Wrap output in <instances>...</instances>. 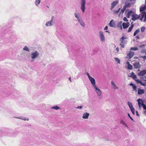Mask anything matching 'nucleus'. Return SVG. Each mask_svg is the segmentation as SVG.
Here are the masks:
<instances>
[{
  "label": "nucleus",
  "mask_w": 146,
  "mask_h": 146,
  "mask_svg": "<svg viewBox=\"0 0 146 146\" xmlns=\"http://www.w3.org/2000/svg\"><path fill=\"white\" fill-rule=\"evenodd\" d=\"M131 5H132L131 4V3L125 2V5L123 6L125 7V8H129L131 6Z\"/></svg>",
  "instance_id": "obj_22"
},
{
  "label": "nucleus",
  "mask_w": 146,
  "mask_h": 146,
  "mask_svg": "<svg viewBox=\"0 0 146 146\" xmlns=\"http://www.w3.org/2000/svg\"><path fill=\"white\" fill-rule=\"evenodd\" d=\"M76 108L81 109L82 108V106H78Z\"/></svg>",
  "instance_id": "obj_48"
},
{
  "label": "nucleus",
  "mask_w": 146,
  "mask_h": 146,
  "mask_svg": "<svg viewBox=\"0 0 146 146\" xmlns=\"http://www.w3.org/2000/svg\"><path fill=\"white\" fill-rule=\"evenodd\" d=\"M89 114V113H84L83 114L82 117L84 119H87L88 118Z\"/></svg>",
  "instance_id": "obj_11"
},
{
  "label": "nucleus",
  "mask_w": 146,
  "mask_h": 146,
  "mask_svg": "<svg viewBox=\"0 0 146 146\" xmlns=\"http://www.w3.org/2000/svg\"><path fill=\"white\" fill-rule=\"evenodd\" d=\"M99 34L101 41L102 42H104L105 41V38L103 32L100 31L99 32Z\"/></svg>",
  "instance_id": "obj_5"
},
{
  "label": "nucleus",
  "mask_w": 146,
  "mask_h": 146,
  "mask_svg": "<svg viewBox=\"0 0 146 146\" xmlns=\"http://www.w3.org/2000/svg\"><path fill=\"white\" fill-rule=\"evenodd\" d=\"M130 109V110H131V111L132 113L134 115L135 114V109H134V108L133 107H132Z\"/></svg>",
  "instance_id": "obj_34"
},
{
  "label": "nucleus",
  "mask_w": 146,
  "mask_h": 146,
  "mask_svg": "<svg viewBox=\"0 0 146 146\" xmlns=\"http://www.w3.org/2000/svg\"><path fill=\"white\" fill-rule=\"evenodd\" d=\"M108 28V27L107 26H106L105 27L104 29V30H106Z\"/></svg>",
  "instance_id": "obj_54"
},
{
  "label": "nucleus",
  "mask_w": 146,
  "mask_h": 146,
  "mask_svg": "<svg viewBox=\"0 0 146 146\" xmlns=\"http://www.w3.org/2000/svg\"><path fill=\"white\" fill-rule=\"evenodd\" d=\"M127 68L128 70H131L133 68V66L131 64H128Z\"/></svg>",
  "instance_id": "obj_32"
},
{
  "label": "nucleus",
  "mask_w": 146,
  "mask_h": 146,
  "mask_svg": "<svg viewBox=\"0 0 146 146\" xmlns=\"http://www.w3.org/2000/svg\"><path fill=\"white\" fill-rule=\"evenodd\" d=\"M127 23V25H128V27H129V25H130V23L129 22H127L126 23Z\"/></svg>",
  "instance_id": "obj_53"
},
{
  "label": "nucleus",
  "mask_w": 146,
  "mask_h": 146,
  "mask_svg": "<svg viewBox=\"0 0 146 146\" xmlns=\"http://www.w3.org/2000/svg\"><path fill=\"white\" fill-rule=\"evenodd\" d=\"M138 102V105L139 107H140L141 106H142L145 110H146V106L142 102V100L140 99H139L137 100Z\"/></svg>",
  "instance_id": "obj_3"
},
{
  "label": "nucleus",
  "mask_w": 146,
  "mask_h": 146,
  "mask_svg": "<svg viewBox=\"0 0 146 146\" xmlns=\"http://www.w3.org/2000/svg\"><path fill=\"white\" fill-rule=\"evenodd\" d=\"M129 85L131 86H133L135 85H134L133 83H131L129 84Z\"/></svg>",
  "instance_id": "obj_52"
},
{
  "label": "nucleus",
  "mask_w": 146,
  "mask_h": 146,
  "mask_svg": "<svg viewBox=\"0 0 146 146\" xmlns=\"http://www.w3.org/2000/svg\"><path fill=\"white\" fill-rule=\"evenodd\" d=\"M110 26L111 27H114L115 26V23L113 20H111L109 23Z\"/></svg>",
  "instance_id": "obj_18"
},
{
  "label": "nucleus",
  "mask_w": 146,
  "mask_h": 146,
  "mask_svg": "<svg viewBox=\"0 0 146 146\" xmlns=\"http://www.w3.org/2000/svg\"><path fill=\"white\" fill-rule=\"evenodd\" d=\"M52 21L50 20L46 22V25L47 26H50L52 25Z\"/></svg>",
  "instance_id": "obj_24"
},
{
  "label": "nucleus",
  "mask_w": 146,
  "mask_h": 146,
  "mask_svg": "<svg viewBox=\"0 0 146 146\" xmlns=\"http://www.w3.org/2000/svg\"><path fill=\"white\" fill-rule=\"evenodd\" d=\"M120 45L121 46V47L123 48L125 47V45L124 44H120Z\"/></svg>",
  "instance_id": "obj_50"
},
{
  "label": "nucleus",
  "mask_w": 146,
  "mask_h": 146,
  "mask_svg": "<svg viewBox=\"0 0 146 146\" xmlns=\"http://www.w3.org/2000/svg\"><path fill=\"white\" fill-rule=\"evenodd\" d=\"M132 18L131 19L132 20L134 21L135 20L139 19L140 17V16L139 15H138L136 14H133L131 15Z\"/></svg>",
  "instance_id": "obj_4"
},
{
  "label": "nucleus",
  "mask_w": 146,
  "mask_h": 146,
  "mask_svg": "<svg viewBox=\"0 0 146 146\" xmlns=\"http://www.w3.org/2000/svg\"><path fill=\"white\" fill-rule=\"evenodd\" d=\"M138 94L139 95H141L143 94L145 91L143 89H141L140 88H138L137 89Z\"/></svg>",
  "instance_id": "obj_10"
},
{
  "label": "nucleus",
  "mask_w": 146,
  "mask_h": 146,
  "mask_svg": "<svg viewBox=\"0 0 146 146\" xmlns=\"http://www.w3.org/2000/svg\"><path fill=\"white\" fill-rule=\"evenodd\" d=\"M141 80L146 82V77L145 76H143L141 77Z\"/></svg>",
  "instance_id": "obj_31"
},
{
  "label": "nucleus",
  "mask_w": 146,
  "mask_h": 146,
  "mask_svg": "<svg viewBox=\"0 0 146 146\" xmlns=\"http://www.w3.org/2000/svg\"><path fill=\"white\" fill-rule=\"evenodd\" d=\"M118 2L116 1H113L111 3V9L112 10L114 7L117 4Z\"/></svg>",
  "instance_id": "obj_15"
},
{
  "label": "nucleus",
  "mask_w": 146,
  "mask_h": 146,
  "mask_svg": "<svg viewBox=\"0 0 146 146\" xmlns=\"http://www.w3.org/2000/svg\"><path fill=\"white\" fill-rule=\"evenodd\" d=\"M93 88L95 89V91L96 93L98 96L99 97V98H100V97L102 95V91L96 86L93 87Z\"/></svg>",
  "instance_id": "obj_2"
},
{
  "label": "nucleus",
  "mask_w": 146,
  "mask_h": 146,
  "mask_svg": "<svg viewBox=\"0 0 146 146\" xmlns=\"http://www.w3.org/2000/svg\"><path fill=\"white\" fill-rule=\"evenodd\" d=\"M125 38L124 36H122L121 38L120 39V40L121 42V43L125 44L126 43V41L124 40Z\"/></svg>",
  "instance_id": "obj_19"
},
{
  "label": "nucleus",
  "mask_w": 146,
  "mask_h": 146,
  "mask_svg": "<svg viewBox=\"0 0 146 146\" xmlns=\"http://www.w3.org/2000/svg\"><path fill=\"white\" fill-rule=\"evenodd\" d=\"M134 52L133 51H130L127 54V56L129 58H131L134 54Z\"/></svg>",
  "instance_id": "obj_14"
},
{
  "label": "nucleus",
  "mask_w": 146,
  "mask_h": 146,
  "mask_svg": "<svg viewBox=\"0 0 146 146\" xmlns=\"http://www.w3.org/2000/svg\"><path fill=\"white\" fill-rule=\"evenodd\" d=\"M123 20L125 22H127L128 21V20L126 17H124L123 18Z\"/></svg>",
  "instance_id": "obj_45"
},
{
  "label": "nucleus",
  "mask_w": 146,
  "mask_h": 146,
  "mask_svg": "<svg viewBox=\"0 0 146 146\" xmlns=\"http://www.w3.org/2000/svg\"><path fill=\"white\" fill-rule=\"evenodd\" d=\"M132 14H134V13L132 11H130L128 12L126 16L128 18H129L130 16H131Z\"/></svg>",
  "instance_id": "obj_17"
},
{
  "label": "nucleus",
  "mask_w": 146,
  "mask_h": 146,
  "mask_svg": "<svg viewBox=\"0 0 146 146\" xmlns=\"http://www.w3.org/2000/svg\"><path fill=\"white\" fill-rule=\"evenodd\" d=\"M90 81V82L93 87H94L96 86V81L95 79L92 77H91L90 78H89Z\"/></svg>",
  "instance_id": "obj_8"
},
{
  "label": "nucleus",
  "mask_w": 146,
  "mask_h": 146,
  "mask_svg": "<svg viewBox=\"0 0 146 146\" xmlns=\"http://www.w3.org/2000/svg\"><path fill=\"white\" fill-rule=\"evenodd\" d=\"M120 123L122 124V125H125L126 127L127 128H128V127L127 125L125 123L123 120H121L120 122Z\"/></svg>",
  "instance_id": "obj_26"
},
{
  "label": "nucleus",
  "mask_w": 146,
  "mask_h": 146,
  "mask_svg": "<svg viewBox=\"0 0 146 146\" xmlns=\"http://www.w3.org/2000/svg\"><path fill=\"white\" fill-rule=\"evenodd\" d=\"M128 115L129 117V118H130V119H131V120L133 121V119L130 116L129 113L128 114Z\"/></svg>",
  "instance_id": "obj_49"
},
{
  "label": "nucleus",
  "mask_w": 146,
  "mask_h": 146,
  "mask_svg": "<svg viewBox=\"0 0 146 146\" xmlns=\"http://www.w3.org/2000/svg\"><path fill=\"white\" fill-rule=\"evenodd\" d=\"M79 23H80V25L83 27H84L85 26V23L83 21L82 19L81 18V19H79V20L78 21Z\"/></svg>",
  "instance_id": "obj_13"
},
{
  "label": "nucleus",
  "mask_w": 146,
  "mask_h": 146,
  "mask_svg": "<svg viewBox=\"0 0 146 146\" xmlns=\"http://www.w3.org/2000/svg\"><path fill=\"white\" fill-rule=\"evenodd\" d=\"M87 75L88 76V78H90L91 77L89 75V74L88 73H87Z\"/></svg>",
  "instance_id": "obj_51"
},
{
  "label": "nucleus",
  "mask_w": 146,
  "mask_h": 146,
  "mask_svg": "<svg viewBox=\"0 0 146 146\" xmlns=\"http://www.w3.org/2000/svg\"><path fill=\"white\" fill-rule=\"evenodd\" d=\"M86 3V0H80V9L83 13H84L85 9V5Z\"/></svg>",
  "instance_id": "obj_1"
},
{
  "label": "nucleus",
  "mask_w": 146,
  "mask_h": 146,
  "mask_svg": "<svg viewBox=\"0 0 146 146\" xmlns=\"http://www.w3.org/2000/svg\"><path fill=\"white\" fill-rule=\"evenodd\" d=\"M40 0H36L35 1V4L36 5H37L39 4L40 2Z\"/></svg>",
  "instance_id": "obj_38"
},
{
  "label": "nucleus",
  "mask_w": 146,
  "mask_h": 146,
  "mask_svg": "<svg viewBox=\"0 0 146 146\" xmlns=\"http://www.w3.org/2000/svg\"><path fill=\"white\" fill-rule=\"evenodd\" d=\"M69 80H70V82H72V81H71V78H70V77H69Z\"/></svg>",
  "instance_id": "obj_61"
},
{
  "label": "nucleus",
  "mask_w": 146,
  "mask_h": 146,
  "mask_svg": "<svg viewBox=\"0 0 146 146\" xmlns=\"http://www.w3.org/2000/svg\"><path fill=\"white\" fill-rule=\"evenodd\" d=\"M136 114H137V116H138L139 115L137 113V111H136Z\"/></svg>",
  "instance_id": "obj_63"
},
{
  "label": "nucleus",
  "mask_w": 146,
  "mask_h": 146,
  "mask_svg": "<svg viewBox=\"0 0 146 146\" xmlns=\"http://www.w3.org/2000/svg\"><path fill=\"white\" fill-rule=\"evenodd\" d=\"M116 50L117 51V52H118L119 51V49L118 47H117L116 48Z\"/></svg>",
  "instance_id": "obj_56"
},
{
  "label": "nucleus",
  "mask_w": 146,
  "mask_h": 146,
  "mask_svg": "<svg viewBox=\"0 0 146 146\" xmlns=\"http://www.w3.org/2000/svg\"><path fill=\"white\" fill-rule=\"evenodd\" d=\"M105 32H106V33H109V32L108 31H105Z\"/></svg>",
  "instance_id": "obj_64"
},
{
  "label": "nucleus",
  "mask_w": 146,
  "mask_h": 146,
  "mask_svg": "<svg viewBox=\"0 0 146 146\" xmlns=\"http://www.w3.org/2000/svg\"><path fill=\"white\" fill-rule=\"evenodd\" d=\"M111 84L112 85V87L114 90H115L118 89V87L116 85L113 81H111Z\"/></svg>",
  "instance_id": "obj_12"
},
{
  "label": "nucleus",
  "mask_w": 146,
  "mask_h": 146,
  "mask_svg": "<svg viewBox=\"0 0 146 146\" xmlns=\"http://www.w3.org/2000/svg\"><path fill=\"white\" fill-rule=\"evenodd\" d=\"M126 64H129V62L128 61H127L126 63Z\"/></svg>",
  "instance_id": "obj_62"
},
{
  "label": "nucleus",
  "mask_w": 146,
  "mask_h": 146,
  "mask_svg": "<svg viewBox=\"0 0 146 146\" xmlns=\"http://www.w3.org/2000/svg\"><path fill=\"white\" fill-rule=\"evenodd\" d=\"M122 26L123 28L124 29H125L128 27V25H127V23L125 22H124L123 23Z\"/></svg>",
  "instance_id": "obj_25"
},
{
  "label": "nucleus",
  "mask_w": 146,
  "mask_h": 146,
  "mask_svg": "<svg viewBox=\"0 0 146 146\" xmlns=\"http://www.w3.org/2000/svg\"><path fill=\"white\" fill-rule=\"evenodd\" d=\"M143 58L144 59H146V56H143Z\"/></svg>",
  "instance_id": "obj_58"
},
{
  "label": "nucleus",
  "mask_w": 146,
  "mask_h": 146,
  "mask_svg": "<svg viewBox=\"0 0 146 146\" xmlns=\"http://www.w3.org/2000/svg\"><path fill=\"white\" fill-rule=\"evenodd\" d=\"M133 26H134L132 24L131 25V26H130L129 28V29H128V30L127 31L128 32H130L131 31L133 28Z\"/></svg>",
  "instance_id": "obj_27"
},
{
  "label": "nucleus",
  "mask_w": 146,
  "mask_h": 146,
  "mask_svg": "<svg viewBox=\"0 0 146 146\" xmlns=\"http://www.w3.org/2000/svg\"><path fill=\"white\" fill-rule=\"evenodd\" d=\"M146 74V70H144L142 71H140L138 73V75L139 76H143Z\"/></svg>",
  "instance_id": "obj_9"
},
{
  "label": "nucleus",
  "mask_w": 146,
  "mask_h": 146,
  "mask_svg": "<svg viewBox=\"0 0 146 146\" xmlns=\"http://www.w3.org/2000/svg\"><path fill=\"white\" fill-rule=\"evenodd\" d=\"M20 119H22L24 121L27 120V121H28L29 120V119L27 118H24L23 117H21Z\"/></svg>",
  "instance_id": "obj_37"
},
{
  "label": "nucleus",
  "mask_w": 146,
  "mask_h": 146,
  "mask_svg": "<svg viewBox=\"0 0 146 146\" xmlns=\"http://www.w3.org/2000/svg\"><path fill=\"white\" fill-rule=\"evenodd\" d=\"M143 112H144V114H145V115H146V110H144Z\"/></svg>",
  "instance_id": "obj_57"
},
{
  "label": "nucleus",
  "mask_w": 146,
  "mask_h": 146,
  "mask_svg": "<svg viewBox=\"0 0 146 146\" xmlns=\"http://www.w3.org/2000/svg\"><path fill=\"white\" fill-rule=\"evenodd\" d=\"M145 29V28L144 27H142L141 28V31L143 32Z\"/></svg>",
  "instance_id": "obj_42"
},
{
  "label": "nucleus",
  "mask_w": 146,
  "mask_h": 146,
  "mask_svg": "<svg viewBox=\"0 0 146 146\" xmlns=\"http://www.w3.org/2000/svg\"><path fill=\"white\" fill-rule=\"evenodd\" d=\"M126 8H125V7H123V8L122 9L121 11L120 12V13H123L125 10Z\"/></svg>",
  "instance_id": "obj_40"
},
{
  "label": "nucleus",
  "mask_w": 146,
  "mask_h": 146,
  "mask_svg": "<svg viewBox=\"0 0 146 146\" xmlns=\"http://www.w3.org/2000/svg\"><path fill=\"white\" fill-rule=\"evenodd\" d=\"M139 31L140 30L139 29H138L137 30H136L133 34V36H135L136 35L137 33L139 32Z\"/></svg>",
  "instance_id": "obj_33"
},
{
  "label": "nucleus",
  "mask_w": 146,
  "mask_h": 146,
  "mask_svg": "<svg viewBox=\"0 0 146 146\" xmlns=\"http://www.w3.org/2000/svg\"><path fill=\"white\" fill-rule=\"evenodd\" d=\"M21 117H15L16 118L18 119H20Z\"/></svg>",
  "instance_id": "obj_55"
},
{
  "label": "nucleus",
  "mask_w": 146,
  "mask_h": 146,
  "mask_svg": "<svg viewBox=\"0 0 146 146\" xmlns=\"http://www.w3.org/2000/svg\"><path fill=\"white\" fill-rule=\"evenodd\" d=\"M138 48L137 47H131L130 48V50H137Z\"/></svg>",
  "instance_id": "obj_36"
},
{
  "label": "nucleus",
  "mask_w": 146,
  "mask_h": 146,
  "mask_svg": "<svg viewBox=\"0 0 146 146\" xmlns=\"http://www.w3.org/2000/svg\"><path fill=\"white\" fill-rule=\"evenodd\" d=\"M130 109V110H131V111L132 113L134 115L135 114V109H134V108L133 107H132Z\"/></svg>",
  "instance_id": "obj_35"
},
{
  "label": "nucleus",
  "mask_w": 146,
  "mask_h": 146,
  "mask_svg": "<svg viewBox=\"0 0 146 146\" xmlns=\"http://www.w3.org/2000/svg\"><path fill=\"white\" fill-rule=\"evenodd\" d=\"M39 53L38 52L35 51L34 52L32 53L31 57L32 59L35 58L37 57L39 55Z\"/></svg>",
  "instance_id": "obj_7"
},
{
  "label": "nucleus",
  "mask_w": 146,
  "mask_h": 146,
  "mask_svg": "<svg viewBox=\"0 0 146 146\" xmlns=\"http://www.w3.org/2000/svg\"><path fill=\"white\" fill-rule=\"evenodd\" d=\"M141 17L140 19V20L142 21L143 20V18H144L143 21H146V12H142L141 13Z\"/></svg>",
  "instance_id": "obj_6"
},
{
  "label": "nucleus",
  "mask_w": 146,
  "mask_h": 146,
  "mask_svg": "<svg viewBox=\"0 0 146 146\" xmlns=\"http://www.w3.org/2000/svg\"><path fill=\"white\" fill-rule=\"evenodd\" d=\"M145 9H145V6L144 5L143 7H140V12H143V11H144Z\"/></svg>",
  "instance_id": "obj_29"
},
{
  "label": "nucleus",
  "mask_w": 146,
  "mask_h": 146,
  "mask_svg": "<svg viewBox=\"0 0 146 146\" xmlns=\"http://www.w3.org/2000/svg\"><path fill=\"white\" fill-rule=\"evenodd\" d=\"M51 109H53L56 110H61L60 108L57 106H52L51 108Z\"/></svg>",
  "instance_id": "obj_21"
},
{
  "label": "nucleus",
  "mask_w": 146,
  "mask_h": 146,
  "mask_svg": "<svg viewBox=\"0 0 146 146\" xmlns=\"http://www.w3.org/2000/svg\"><path fill=\"white\" fill-rule=\"evenodd\" d=\"M54 16H52V18H51V20H52V19H53L54 18Z\"/></svg>",
  "instance_id": "obj_60"
},
{
  "label": "nucleus",
  "mask_w": 146,
  "mask_h": 146,
  "mask_svg": "<svg viewBox=\"0 0 146 146\" xmlns=\"http://www.w3.org/2000/svg\"><path fill=\"white\" fill-rule=\"evenodd\" d=\"M23 50L25 51H29L28 48L26 46H25V47L23 48Z\"/></svg>",
  "instance_id": "obj_44"
},
{
  "label": "nucleus",
  "mask_w": 146,
  "mask_h": 146,
  "mask_svg": "<svg viewBox=\"0 0 146 146\" xmlns=\"http://www.w3.org/2000/svg\"><path fill=\"white\" fill-rule=\"evenodd\" d=\"M122 22L120 21L117 23V27L120 28L121 30L122 29Z\"/></svg>",
  "instance_id": "obj_23"
},
{
  "label": "nucleus",
  "mask_w": 146,
  "mask_h": 146,
  "mask_svg": "<svg viewBox=\"0 0 146 146\" xmlns=\"http://www.w3.org/2000/svg\"><path fill=\"white\" fill-rule=\"evenodd\" d=\"M74 15L76 18H77V21L82 18L80 17V14L79 13H74Z\"/></svg>",
  "instance_id": "obj_16"
},
{
  "label": "nucleus",
  "mask_w": 146,
  "mask_h": 146,
  "mask_svg": "<svg viewBox=\"0 0 146 146\" xmlns=\"http://www.w3.org/2000/svg\"><path fill=\"white\" fill-rule=\"evenodd\" d=\"M132 77L134 79H136V78H137V77L136 75L135 74H134V75Z\"/></svg>",
  "instance_id": "obj_47"
},
{
  "label": "nucleus",
  "mask_w": 146,
  "mask_h": 146,
  "mask_svg": "<svg viewBox=\"0 0 146 146\" xmlns=\"http://www.w3.org/2000/svg\"><path fill=\"white\" fill-rule=\"evenodd\" d=\"M136 38L137 39H139V37L138 36H136Z\"/></svg>",
  "instance_id": "obj_59"
},
{
  "label": "nucleus",
  "mask_w": 146,
  "mask_h": 146,
  "mask_svg": "<svg viewBox=\"0 0 146 146\" xmlns=\"http://www.w3.org/2000/svg\"><path fill=\"white\" fill-rule=\"evenodd\" d=\"M135 81L137 83H140L141 85H143L144 86L146 85V83H145L144 84L141 81L139 80V79H135Z\"/></svg>",
  "instance_id": "obj_20"
},
{
  "label": "nucleus",
  "mask_w": 146,
  "mask_h": 146,
  "mask_svg": "<svg viewBox=\"0 0 146 146\" xmlns=\"http://www.w3.org/2000/svg\"><path fill=\"white\" fill-rule=\"evenodd\" d=\"M127 104L129 107L130 108L133 107L132 104L131 103V102H127Z\"/></svg>",
  "instance_id": "obj_30"
},
{
  "label": "nucleus",
  "mask_w": 146,
  "mask_h": 146,
  "mask_svg": "<svg viewBox=\"0 0 146 146\" xmlns=\"http://www.w3.org/2000/svg\"><path fill=\"white\" fill-rule=\"evenodd\" d=\"M134 68L135 69H139L140 68V64H133Z\"/></svg>",
  "instance_id": "obj_28"
},
{
  "label": "nucleus",
  "mask_w": 146,
  "mask_h": 146,
  "mask_svg": "<svg viewBox=\"0 0 146 146\" xmlns=\"http://www.w3.org/2000/svg\"><path fill=\"white\" fill-rule=\"evenodd\" d=\"M120 10V8H119L117 10L114 11H113L114 13L115 14H117L119 12Z\"/></svg>",
  "instance_id": "obj_39"
},
{
  "label": "nucleus",
  "mask_w": 146,
  "mask_h": 146,
  "mask_svg": "<svg viewBox=\"0 0 146 146\" xmlns=\"http://www.w3.org/2000/svg\"><path fill=\"white\" fill-rule=\"evenodd\" d=\"M130 74V75L129 76L130 77H132L134 75V73L133 72H132Z\"/></svg>",
  "instance_id": "obj_46"
},
{
  "label": "nucleus",
  "mask_w": 146,
  "mask_h": 146,
  "mask_svg": "<svg viewBox=\"0 0 146 146\" xmlns=\"http://www.w3.org/2000/svg\"><path fill=\"white\" fill-rule=\"evenodd\" d=\"M133 90L135 91V92H137V87L135 85H134V86H133Z\"/></svg>",
  "instance_id": "obj_43"
},
{
  "label": "nucleus",
  "mask_w": 146,
  "mask_h": 146,
  "mask_svg": "<svg viewBox=\"0 0 146 146\" xmlns=\"http://www.w3.org/2000/svg\"><path fill=\"white\" fill-rule=\"evenodd\" d=\"M114 59L116 62H117V63H120V60L117 58H115Z\"/></svg>",
  "instance_id": "obj_41"
}]
</instances>
